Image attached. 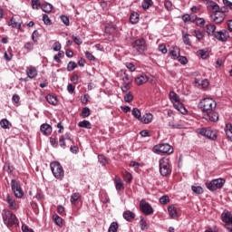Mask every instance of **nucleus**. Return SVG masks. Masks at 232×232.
<instances>
[{"instance_id": "338daca9", "label": "nucleus", "mask_w": 232, "mask_h": 232, "mask_svg": "<svg viewBox=\"0 0 232 232\" xmlns=\"http://www.w3.org/2000/svg\"><path fill=\"white\" fill-rule=\"evenodd\" d=\"M130 83H123V85H121V92H123L124 93H126L130 90Z\"/></svg>"}, {"instance_id": "5fc2aeb1", "label": "nucleus", "mask_w": 232, "mask_h": 232, "mask_svg": "<svg viewBox=\"0 0 232 232\" xmlns=\"http://www.w3.org/2000/svg\"><path fill=\"white\" fill-rule=\"evenodd\" d=\"M151 0H143L141 6L144 10H148V8H150V6H151Z\"/></svg>"}, {"instance_id": "de8ad7c7", "label": "nucleus", "mask_w": 232, "mask_h": 232, "mask_svg": "<svg viewBox=\"0 0 232 232\" xmlns=\"http://www.w3.org/2000/svg\"><path fill=\"white\" fill-rule=\"evenodd\" d=\"M43 22L46 26H50L52 24V20L50 19V16L48 14H43Z\"/></svg>"}, {"instance_id": "1a4fd4ad", "label": "nucleus", "mask_w": 232, "mask_h": 232, "mask_svg": "<svg viewBox=\"0 0 232 232\" xmlns=\"http://www.w3.org/2000/svg\"><path fill=\"white\" fill-rule=\"evenodd\" d=\"M11 189L16 198H23L24 197V190H23V187H21V184L17 180H11Z\"/></svg>"}, {"instance_id": "052dcab7", "label": "nucleus", "mask_w": 232, "mask_h": 232, "mask_svg": "<svg viewBox=\"0 0 232 232\" xmlns=\"http://www.w3.org/2000/svg\"><path fill=\"white\" fill-rule=\"evenodd\" d=\"M50 143L53 146V148H57L59 146V142L57 141V138L51 137Z\"/></svg>"}, {"instance_id": "e433bc0d", "label": "nucleus", "mask_w": 232, "mask_h": 232, "mask_svg": "<svg viewBox=\"0 0 232 232\" xmlns=\"http://www.w3.org/2000/svg\"><path fill=\"white\" fill-rule=\"evenodd\" d=\"M182 39L184 44H186L187 46H191V40H189V34H188L185 32H182Z\"/></svg>"}, {"instance_id": "49530a36", "label": "nucleus", "mask_w": 232, "mask_h": 232, "mask_svg": "<svg viewBox=\"0 0 232 232\" xmlns=\"http://www.w3.org/2000/svg\"><path fill=\"white\" fill-rule=\"evenodd\" d=\"M75 68H77V63L72 61L68 63L67 72H73Z\"/></svg>"}, {"instance_id": "a18cd8bd", "label": "nucleus", "mask_w": 232, "mask_h": 232, "mask_svg": "<svg viewBox=\"0 0 232 232\" xmlns=\"http://www.w3.org/2000/svg\"><path fill=\"white\" fill-rule=\"evenodd\" d=\"M98 160L102 166H106V164H108V160H106V157L102 154L98 155Z\"/></svg>"}, {"instance_id": "8fccbe9b", "label": "nucleus", "mask_w": 232, "mask_h": 232, "mask_svg": "<svg viewBox=\"0 0 232 232\" xmlns=\"http://www.w3.org/2000/svg\"><path fill=\"white\" fill-rule=\"evenodd\" d=\"M115 32V25L108 24L105 26V34H113Z\"/></svg>"}, {"instance_id": "473e14b6", "label": "nucleus", "mask_w": 232, "mask_h": 232, "mask_svg": "<svg viewBox=\"0 0 232 232\" xmlns=\"http://www.w3.org/2000/svg\"><path fill=\"white\" fill-rule=\"evenodd\" d=\"M81 198V194L79 192H74L71 196V204L76 206L77 201Z\"/></svg>"}, {"instance_id": "4468645a", "label": "nucleus", "mask_w": 232, "mask_h": 232, "mask_svg": "<svg viewBox=\"0 0 232 232\" xmlns=\"http://www.w3.org/2000/svg\"><path fill=\"white\" fill-rule=\"evenodd\" d=\"M203 118L205 121H208V122H217L218 121V112L214 110L208 111V112L204 114Z\"/></svg>"}, {"instance_id": "ea45409f", "label": "nucleus", "mask_w": 232, "mask_h": 232, "mask_svg": "<svg viewBox=\"0 0 232 232\" xmlns=\"http://www.w3.org/2000/svg\"><path fill=\"white\" fill-rule=\"evenodd\" d=\"M131 113L135 119H137L138 121H140V119L142 117V115L140 113V110H139L138 108H133L131 111Z\"/></svg>"}, {"instance_id": "69168bd1", "label": "nucleus", "mask_w": 232, "mask_h": 232, "mask_svg": "<svg viewBox=\"0 0 232 232\" xmlns=\"http://www.w3.org/2000/svg\"><path fill=\"white\" fill-rule=\"evenodd\" d=\"M85 57L89 60V61H95V56H93V54H92V53H90L89 51L85 52Z\"/></svg>"}, {"instance_id": "0e129e2a", "label": "nucleus", "mask_w": 232, "mask_h": 232, "mask_svg": "<svg viewBox=\"0 0 232 232\" xmlns=\"http://www.w3.org/2000/svg\"><path fill=\"white\" fill-rule=\"evenodd\" d=\"M71 82L72 84H79V75L74 74L71 77Z\"/></svg>"}, {"instance_id": "5701e85b", "label": "nucleus", "mask_w": 232, "mask_h": 232, "mask_svg": "<svg viewBox=\"0 0 232 232\" xmlns=\"http://www.w3.org/2000/svg\"><path fill=\"white\" fill-rule=\"evenodd\" d=\"M40 130L43 135H50L52 133V126L48 123L42 124Z\"/></svg>"}, {"instance_id": "72a5a7b5", "label": "nucleus", "mask_w": 232, "mask_h": 232, "mask_svg": "<svg viewBox=\"0 0 232 232\" xmlns=\"http://www.w3.org/2000/svg\"><path fill=\"white\" fill-rule=\"evenodd\" d=\"M79 128H85L86 130H92V123L87 121H82L78 123Z\"/></svg>"}, {"instance_id": "864d4df0", "label": "nucleus", "mask_w": 232, "mask_h": 232, "mask_svg": "<svg viewBox=\"0 0 232 232\" xmlns=\"http://www.w3.org/2000/svg\"><path fill=\"white\" fill-rule=\"evenodd\" d=\"M123 99L125 102H131L133 101V94H131V92H127Z\"/></svg>"}, {"instance_id": "680f3d73", "label": "nucleus", "mask_w": 232, "mask_h": 232, "mask_svg": "<svg viewBox=\"0 0 232 232\" xmlns=\"http://www.w3.org/2000/svg\"><path fill=\"white\" fill-rule=\"evenodd\" d=\"M158 50L161 52V53H168V48H166L165 44H160Z\"/></svg>"}, {"instance_id": "bb28decb", "label": "nucleus", "mask_w": 232, "mask_h": 232, "mask_svg": "<svg viewBox=\"0 0 232 232\" xmlns=\"http://www.w3.org/2000/svg\"><path fill=\"white\" fill-rule=\"evenodd\" d=\"M225 132L228 140L232 142V124L231 123L226 124Z\"/></svg>"}, {"instance_id": "09e8293b", "label": "nucleus", "mask_w": 232, "mask_h": 232, "mask_svg": "<svg viewBox=\"0 0 232 232\" xmlns=\"http://www.w3.org/2000/svg\"><path fill=\"white\" fill-rule=\"evenodd\" d=\"M60 19H61L62 23H63V24H65V26H70V18L67 15L62 14L60 16Z\"/></svg>"}, {"instance_id": "c756f323", "label": "nucleus", "mask_w": 232, "mask_h": 232, "mask_svg": "<svg viewBox=\"0 0 232 232\" xmlns=\"http://www.w3.org/2000/svg\"><path fill=\"white\" fill-rule=\"evenodd\" d=\"M21 22H16L15 18H11L8 22V26H12V28H17V30H21Z\"/></svg>"}, {"instance_id": "4c0bfd02", "label": "nucleus", "mask_w": 232, "mask_h": 232, "mask_svg": "<svg viewBox=\"0 0 232 232\" xmlns=\"http://www.w3.org/2000/svg\"><path fill=\"white\" fill-rule=\"evenodd\" d=\"M53 220L56 226H59V227H63V218L59 217L58 215L53 216Z\"/></svg>"}, {"instance_id": "c9c22d12", "label": "nucleus", "mask_w": 232, "mask_h": 232, "mask_svg": "<svg viewBox=\"0 0 232 232\" xmlns=\"http://www.w3.org/2000/svg\"><path fill=\"white\" fill-rule=\"evenodd\" d=\"M43 4H41V0H31V6L33 10H39Z\"/></svg>"}, {"instance_id": "f704fd0d", "label": "nucleus", "mask_w": 232, "mask_h": 232, "mask_svg": "<svg viewBox=\"0 0 232 232\" xmlns=\"http://www.w3.org/2000/svg\"><path fill=\"white\" fill-rule=\"evenodd\" d=\"M139 13L137 12H133L131 13L130 16V21L132 24H137V23H139Z\"/></svg>"}, {"instance_id": "9b49d317", "label": "nucleus", "mask_w": 232, "mask_h": 232, "mask_svg": "<svg viewBox=\"0 0 232 232\" xmlns=\"http://www.w3.org/2000/svg\"><path fill=\"white\" fill-rule=\"evenodd\" d=\"M210 17L214 23L220 24V23H223L226 18V13L219 8L218 10L214 11Z\"/></svg>"}, {"instance_id": "bf43d9fd", "label": "nucleus", "mask_w": 232, "mask_h": 232, "mask_svg": "<svg viewBox=\"0 0 232 232\" xmlns=\"http://www.w3.org/2000/svg\"><path fill=\"white\" fill-rule=\"evenodd\" d=\"M179 63H180V64H188V58H186L185 56H179L178 58H176Z\"/></svg>"}, {"instance_id": "cd10ccee", "label": "nucleus", "mask_w": 232, "mask_h": 232, "mask_svg": "<svg viewBox=\"0 0 232 232\" xmlns=\"http://www.w3.org/2000/svg\"><path fill=\"white\" fill-rule=\"evenodd\" d=\"M215 30H217V26L213 24H208L206 25V32L208 35H215Z\"/></svg>"}, {"instance_id": "4be33fe9", "label": "nucleus", "mask_w": 232, "mask_h": 232, "mask_svg": "<svg viewBox=\"0 0 232 232\" xmlns=\"http://www.w3.org/2000/svg\"><path fill=\"white\" fill-rule=\"evenodd\" d=\"M195 84L198 88H208L209 86V81L208 79L198 80L195 79Z\"/></svg>"}, {"instance_id": "4d7b16f0", "label": "nucleus", "mask_w": 232, "mask_h": 232, "mask_svg": "<svg viewBox=\"0 0 232 232\" xmlns=\"http://www.w3.org/2000/svg\"><path fill=\"white\" fill-rule=\"evenodd\" d=\"M37 39H39V31L34 30L32 34V41H34V43H37Z\"/></svg>"}, {"instance_id": "f8f14e48", "label": "nucleus", "mask_w": 232, "mask_h": 232, "mask_svg": "<svg viewBox=\"0 0 232 232\" xmlns=\"http://www.w3.org/2000/svg\"><path fill=\"white\" fill-rule=\"evenodd\" d=\"M140 209L144 213V215H153V208L146 199H141L140 201Z\"/></svg>"}, {"instance_id": "0eeeda50", "label": "nucleus", "mask_w": 232, "mask_h": 232, "mask_svg": "<svg viewBox=\"0 0 232 232\" xmlns=\"http://www.w3.org/2000/svg\"><path fill=\"white\" fill-rule=\"evenodd\" d=\"M224 184H226V179L222 178L215 179L205 183L206 188L209 191H217V189H222L224 188Z\"/></svg>"}, {"instance_id": "37998d69", "label": "nucleus", "mask_w": 232, "mask_h": 232, "mask_svg": "<svg viewBox=\"0 0 232 232\" xmlns=\"http://www.w3.org/2000/svg\"><path fill=\"white\" fill-rule=\"evenodd\" d=\"M140 229L141 231H146L148 229V223L145 221L144 217H140Z\"/></svg>"}, {"instance_id": "aec40b11", "label": "nucleus", "mask_w": 232, "mask_h": 232, "mask_svg": "<svg viewBox=\"0 0 232 232\" xmlns=\"http://www.w3.org/2000/svg\"><path fill=\"white\" fill-rule=\"evenodd\" d=\"M114 184L117 191H124V182L118 176L114 178Z\"/></svg>"}, {"instance_id": "f3484780", "label": "nucleus", "mask_w": 232, "mask_h": 232, "mask_svg": "<svg viewBox=\"0 0 232 232\" xmlns=\"http://www.w3.org/2000/svg\"><path fill=\"white\" fill-rule=\"evenodd\" d=\"M206 6L208 10H210L213 13L217 12V10H220V6H218V4L210 0H206Z\"/></svg>"}, {"instance_id": "39448f33", "label": "nucleus", "mask_w": 232, "mask_h": 232, "mask_svg": "<svg viewBox=\"0 0 232 232\" xmlns=\"http://www.w3.org/2000/svg\"><path fill=\"white\" fill-rule=\"evenodd\" d=\"M199 108L202 111L207 113L217 108V102L212 98H204L199 102Z\"/></svg>"}, {"instance_id": "a211bd4d", "label": "nucleus", "mask_w": 232, "mask_h": 232, "mask_svg": "<svg viewBox=\"0 0 232 232\" xmlns=\"http://www.w3.org/2000/svg\"><path fill=\"white\" fill-rule=\"evenodd\" d=\"M221 220L222 222H225V224H232V214L231 212L225 210L221 214Z\"/></svg>"}, {"instance_id": "a19ab883", "label": "nucleus", "mask_w": 232, "mask_h": 232, "mask_svg": "<svg viewBox=\"0 0 232 232\" xmlns=\"http://www.w3.org/2000/svg\"><path fill=\"white\" fill-rule=\"evenodd\" d=\"M123 180H125V182H128L130 184V182H131V180H133V176L131 175V173H130L128 171H124L123 172Z\"/></svg>"}, {"instance_id": "20e7f679", "label": "nucleus", "mask_w": 232, "mask_h": 232, "mask_svg": "<svg viewBox=\"0 0 232 232\" xmlns=\"http://www.w3.org/2000/svg\"><path fill=\"white\" fill-rule=\"evenodd\" d=\"M132 50L134 55H142L148 50V44L146 40L140 38L132 44Z\"/></svg>"}, {"instance_id": "423d86ee", "label": "nucleus", "mask_w": 232, "mask_h": 232, "mask_svg": "<svg viewBox=\"0 0 232 232\" xmlns=\"http://www.w3.org/2000/svg\"><path fill=\"white\" fill-rule=\"evenodd\" d=\"M160 164V173L162 177H168L171 175V163L169 159L162 158L159 161Z\"/></svg>"}, {"instance_id": "774afa93", "label": "nucleus", "mask_w": 232, "mask_h": 232, "mask_svg": "<svg viewBox=\"0 0 232 232\" xmlns=\"http://www.w3.org/2000/svg\"><path fill=\"white\" fill-rule=\"evenodd\" d=\"M22 231L23 232H34L30 227H28V226L26 225H23L22 226Z\"/></svg>"}, {"instance_id": "412c9836", "label": "nucleus", "mask_w": 232, "mask_h": 232, "mask_svg": "<svg viewBox=\"0 0 232 232\" xmlns=\"http://www.w3.org/2000/svg\"><path fill=\"white\" fill-rule=\"evenodd\" d=\"M140 122H142V124H150L153 121V114L148 112L145 113L143 116H141Z\"/></svg>"}, {"instance_id": "ddd939ff", "label": "nucleus", "mask_w": 232, "mask_h": 232, "mask_svg": "<svg viewBox=\"0 0 232 232\" xmlns=\"http://www.w3.org/2000/svg\"><path fill=\"white\" fill-rule=\"evenodd\" d=\"M215 39L220 41L221 43H226L229 39V32L227 30L223 29L221 31H218L214 34Z\"/></svg>"}, {"instance_id": "f257e3e1", "label": "nucleus", "mask_w": 232, "mask_h": 232, "mask_svg": "<svg viewBox=\"0 0 232 232\" xmlns=\"http://www.w3.org/2000/svg\"><path fill=\"white\" fill-rule=\"evenodd\" d=\"M2 218L6 227H14V226H19V218H17V216H15L14 212L8 209H4L2 211Z\"/></svg>"}, {"instance_id": "58836bf2", "label": "nucleus", "mask_w": 232, "mask_h": 232, "mask_svg": "<svg viewBox=\"0 0 232 232\" xmlns=\"http://www.w3.org/2000/svg\"><path fill=\"white\" fill-rule=\"evenodd\" d=\"M117 231H119V223L114 221L111 223L108 228V232H117Z\"/></svg>"}, {"instance_id": "9d476101", "label": "nucleus", "mask_w": 232, "mask_h": 232, "mask_svg": "<svg viewBox=\"0 0 232 232\" xmlns=\"http://www.w3.org/2000/svg\"><path fill=\"white\" fill-rule=\"evenodd\" d=\"M197 133H198V135H202V137L209 139L210 140H216L217 139V132L211 129L199 128L197 129Z\"/></svg>"}, {"instance_id": "603ef678", "label": "nucleus", "mask_w": 232, "mask_h": 232, "mask_svg": "<svg viewBox=\"0 0 232 232\" xmlns=\"http://www.w3.org/2000/svg\"><path fill=\"white\" fill-rule=\"evenodd\" d=\"M24 48L27 52H32V50H34V43H32V42L25 43L24 45Z\"/></svg>"}, {"instance_id": "a878e982", "label": "nucleus", "mask_w": 232, "mask_h": 232, "mask_svg": "<svg viewBox=\"0 0 232 232\" xmlns=\"http://www.w3.org/2000/svg\"><path fill=\"white\" fill-rule=\"evenodd\" d=\"M41 10H43V12H45L46 14H50V12H52L53 10V5H52V4L50 3H44L41 5Z\"/></svg>"}, {"instance_id": "393cba45", "label": "nucleus", "mask_w": 232, "mask_h": 232, "mask_svg": "<svg viewBox=\"0 0 232 232\" xmlns=\"http://www.w3.org/2000/svg\"><path fill=\"white\" fill-rule=\"evenodd\" d=\"M168 213L170 218H177L179 217V213L177 212V208L175 206L170 205L168 207Z\"/></svg>"}, {"instance_id": "79ce46f5", "label": "nucleus", "mask_w": 232, "mask_h": 232, "mask_svg": "<svg viewBox=\"0 0 232 232\" xmlns=\"http://www.w3.org/2000/svg\"><path fill=\"white\" fill-rule=\"evenodd\" d=\"M191 189L193 193H196V195H202V193H204V188L200 186H192Z\"/></svg>"}, {"instance_id": "f03ea898", "label": "nucleus", "mask_w": 232, "mask_h": 232, "mask_svg": "<svg viewBox=\"0 0 232 232\" xmlns=\"http://www.w3.org/2000/svg\"><path fill=\"white\" fill-rule=\"evenodd\" d=\"M169 97L174 108L178 110V111H180L182 115H186V113H188V110H186V107H184V104L180 102V98L177 95V92H170L169 94Z\"/></svg>"}, {"instance_id": "e2e57ef3", "label": "nucleus", "mask_w": 232, "mask_h": 232, "mask_svg": "<svg viewBox=\"0 0 232 232\" xmlns=\"http://www.w3.org/2000/svg\"><path fill=\"white\" fill-rule=\"evenodd\" d=\"M126 68H128V70H130V72H135L136 68H135V64H133L132 63H125Z\"/></svg>"}, {"instance_id": "6ab92c4d", "label": "nucleus", "mask_w": 232, "mask_h": 232, "mask_svg": "<svg viewBox=\"0 0 232 232\" xmlns=\"http://www.w3.org/2000/svg\"><path fill=\"white\" fill-rule=\"evenodd\" d=\"M169 53L171 59H178V57L180 55V48L179 46L170 47Z\"/></svg>"}, {"instance_id": "c85d7f7f", "label": "nucleus", "mask_w": 232, "mask_h": 232, "mask_svg": "<svg viewBox=\"0 0 232 232\" xmlns=\"http://www.w3.org/2000/svg\"><path fill=\"white\" fill-rule=\"evenodd\" d=\"M123 218H125V220H127L128 222H131V220L135 218V213H133L132 211L127 210L123 212Z\"/></svg>"}, {"instance_id": "2eb2a0df", "label": "nucleus", "mask_w": 232, "mask_h": 232, "mask_svg": "<svg viewBox=\"0 0 232 232\" xmlns=\"http://www.w3.org/2000/svg\"><path fill=\"white\" fill-rule=\"evenodd\" d=\"M5 201L8 204V208H11L12 211H15V209H17V202H15V198H14V196L7 194L5 197Z\"/></svg>"}, {"instance_id": "2f4dec72", "label": "nucleus", "mask_w": 232, "mask_h": 232, "mask_svg": "<svg viewBox=\"0 0 232 232\" xmlns=\"http://www.w3.org/2000/svg\"><path fill=\"white\" fill-rule=\"evenodd\" d=\"M46 101L49 104H52V106H57V102H58L57 97L48 94L46 96Z\"/></svg>"}, {"instance_id": "6e6552de", "label": "nucleus", "mask_w": 232, "mask_h": 232, "mask_svg": "<svg viewBox=\"0 0 232 232\" xmlns=\"http://www.w3.org/2000/svg\"><path fill=\"white\" fill-rule=\"evenodd\" d=\"M50 166L53 177H55V179H58L59 180H63V179L64 178V169H63V166L61 165V163H59V161H53L51 162Z\"/></svg>"}, {"instance_id": "7c9ffc66", "label": "nucleus", "mask_w": 232, "mask_h": 232, "mask_svg": "<svg viewBox=\"0 0 232 232\" xmlns=\"http://www.w3.org/2000/svg\"><path fill=\"white\" fill-rule=\"evenodd\" d=\"M0 126L3 130H10L12 128V123L7 119H2L0 121Z\"/></svg>"}, {"instance_id": "dca6fc26", "label": "nucleus", "mask_w": 232, "mask_h": 232, "mask_svg": "<svg viewBox=\"0 0 232 232\" xmlns=\"http://www.w3.org/2000/svg\"><path fill=\"white\" fill-rule=\"evenodd\" d=\"M25 73L29 79H35L37 77V68H35L34 65H30L26 68Z\"/></svg>"}, {"instance_id": "c03bdc74", "label": "nucleus", "mask_w": 232, "mask_h": 232, "mask_svg": "<svg viewBox=\"0 0 232 232\" xmlns=\"http://www.w3.org/2000/svg\"><path fill=\"white\" fill-rule=\"evenodd\" d=\"M89 115H91L90 108L83 107L82 110L81 116L82 117V119H86Z\"/></svg>"}, {"instance_id": "3c124183", "label": "nucleus", "mask_w": 232, "mask_h": 232, "mask_svg": "<svg viewBox=\"0 0 232 232\" xmlns=\"http://www.w3.org/2000/svg\"><path fill=\"white\" fill-rule=\"evenodd\" d=\"M198 54L201 57V59H208L209 57V53L206 50L198 51Z\"/></svg>"}, {"instance_id": "13d9d810", "label": "nucleus", "mask_w": 232, "mask_h": 232, "mask_svg": "<svg viewBox=\"0 0 232 232\" xmlns=\"http://www.w3.org/2000/svg\"><path fill=\"white\" fill-rule=\"evenodd\" d=\"M160 204H163V205L169 203V197H168V196H162V197L160 198Z\"/></svg>"}, {"instance_id": "7ed1b4c3", "label": "nucleus", "mask_w": 232, "mask_h": 232, "mask_svg": "<svg viewBox=\"0 0 232 232\" xmlns=\"http://www.w3.org/2000/svg\"><path fill=\"white\" fill-rule=\"evenodd\" d=\"M152 151L156 155H171L173 147L169 143H159L153 147Z\"/></svg>"}, {"instance_id": "b1692460", "label": "nucleus", "mask_w": 232, "mask_h": 232, "mask_svg": "<svg viewBox=\"0 0 232 232\" xmlns=\"http://www.w3.org/2000/svg\"><path fill=\"white\" fill-rule=\"evenodd\" d=\"M135 82L138 84V86H140L144 84L145 82H148V75L146 74H140L135 78Z\"/></svg>"}, {"instance_id": "6e6d98bb", "label": "nucleus", "mask_w": 232, "mask_h": 232, "mask_svg": "<svg viewBox=\"0 0 232 232\" xmlns=\"http://www.w3.org/2000/svg\"><path fill=\"white\" fill-rule=\"evenodd\" d=\"M194 34H195V37H196L198 41H201V39H204V33H202V31L195 30V31H194Z\"/></svg>"}]
</instances>
